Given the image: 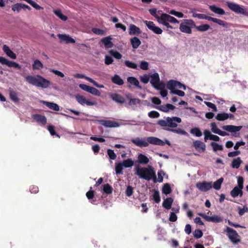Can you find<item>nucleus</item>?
I'll return each instance as SVG.
<instances>
[{"instance_id": "1", "label": "nucleus", "mask_w": 248, "mask_h": 248, "mask_svg": "<svg viewBox=\"0 0 248 248\" xmlns=\"http://www.w3.org/2000/svg\"><path fill=\"white\" fill-rule=\"evenodd\" d=\"M182 120L180 118L177 117H168L166 120H159L157 121V124L162 127L168 126L170 128L166 129L167 131H171L175 133L180 134L181 135H186L187 133L181 128L173 129L176 128L178 123H180Z\"/></svg>"}, {"instance_id": "2", "label": "nucleus", "mask_w": 248, "mask_h": 248, "mask_svg": "<svg viewBox=\"0 0 248 248\" xmlns=\"http://www.w3.org/2000/svg\"><path fill=\"white\" fill-rule=\"evenodd\" d=\"M136 174L140 178L150 181L152 179L154 183L157 182V178L154 168L150 165L148 167L136 168Z\"/></svg>"}, {"instance_id": "3", "label": "nucleus", "mask_w": 248, "mask_h": 248, "mask_svg": "<svg viewBox=\"0 0 248 248\" xmlns=\"http://www.w3.org/2000/svg\"><path fill=\"white\" fill-rule=\"evenodd\" d=\"M131 142L140 147H147L149 146V143L160 146L165 145V143L162 140L155 137H149L147 138L146 140L137 138L132 139Z\"/></svg>"}, {"instance_id": "4", "label": "nucleus", "mask_w": 248, "mask_h": 248, "mask_svg": "<svg viewBox=\"0 0 248 248\" xmlns=\"http://www.w3.org/2000/svg\"><path fill=\"white\" fill-rule=\"evenodd\" d=\"M37 78H38L32 76H27L25 78L29 83L37 87L47 88L50 85V82L42 76L38 75Z\"/></svg>"}, {"instance_id": "5", "label": "nucleus", "mask_w": 248, "mask_h": 248, "mask_svg": "<svg viewBox=\"0 0 248 248\" xmlns=\"http://www.w3.org/2000/svg\"><path fill=\"white\" fill-rule=\"evenodd\" d=\"M192 16L194 17H197L199 19H206L209 21H213L226 28L228 27V24L227 22L219 19L206 16L204 14L193 13Z\"/></svg>"}, {"instance_id": "6", "label": "nucleus", "mask_w": 248, "mask_h": 248, "mask_svg": "<svg viewBox=\"0 0 248 248\" xmlns=\"http://www.w3.org/2000/svg\"><path fill=\"white\" fill-rule=\"evenodd\" d=\"M225 232L227 236L232 243L237 244L240 242V237L235 230L229 227H227Z\"/></svg>"}, {"instance_id": "7", "label": "nucleus", "mask_w": 248, "mask_h": 248, "mask_svg": "<svg viewBox=\"0 0 248 248\" xmlns=\"http://www.w3.org/2000/svg\"><path fill=\"white\" fill-rule=\"evenodd\" d=\"M150 83L154 88L157 90L164 89L165 84L160 82L159 76L158 73H155L151 76Z\"/></svg>"}, {"instance_id": "8", "label": "nucleus", "mask_w": 248, "mask_h": 248, "mask_svg": "<svg viewBox=\"0 0 248 248\" xmlns=\"http://www.w3.org/2000/svg\"><path fill=\"white\" fill-rule=\"evenodd\" d=\"M143 22L148 29L152 31L154 33L156 34H162L163 32L162 30L159 27L156 26L153 21L145 20Z\"/></svg>"}, {"instance_id": "9", "label": "nucleus", "mask_w": 248, "mask_h": 248, "mask_svg": "<svg viewBox=\"0 0 248 248\" xmlns=\"http://www.w3.org/2000/svg\"><path fill=\"white\" fill-rule=\"evenodd\" d=\"M227 5L232 11L237 14H244L246 12V10L238 4L232 2H227Z\"/></svg>"}, {"instance_id": "10", "label": "nucleus", "mask_w": 248, "mask_h": 248, "mask_svg": "<svg viewBox=\"0 0 248 248\" xmlns=\"http://www.w3.org/2000/svg\"><path fill=\"white\" fill-rule=\"evenodd\" d=\"M167 88L168 89H174L176 88L179 89L183 88L184 90H186V86L180 82L174 80H170L167 84Z\"/></svg>"}, {"instance_id": "11", "label": "nucleus", "mask_w": 248, "mask_h": 248, "mask_svg": "<svg viewBox=\"0 0 248 248\" xmlns=\"http://www.w3.org/2000/svg\"><path fill=\"white\" fill-rule=\"evenodd\" d=\"M198 215L206 221L214 223H219L223 221L222 218L219 216H209L203 213H198Z\"/></svg>"}, {"instance_id": "12", "label": "nucleus", "mask_w": 248, "mask_h": 248, "mask_svg": "<svg viewBox=\"0 0 248 248\" xmlns=\"http://www.w3.org/2000/svg\"><path fill=\"white\" fill-rule=\"evenodd\" d=\"M97 122L106 127H118L120 126L118 122L111 120H98Z\"/></svg>"}, {"instance_id": "13", "label": "nucleus", "mask_w": 248, "mask_h": 248, "mask_svg": "<svg viewBox=\"0 0 248 248\" xmlns=\"http://www.w3.org/2000/svg\"><path fill=\"white\" fill-rule=\"evenodd\" d=\"M196 187L202 191H207L212 188V183L205 181L196 184Z\"/></svg>"}, {"instance_id": "14", "label": "nucleus", "mask_w": 248, "mask_h": 248, "mask_svg": "<svg viewBox=\"0 0 248 248\" xmlns=\"http://www.w3.org/2000/svg\"><path fill=\"white\" fill-rule=\"evenodd\" d=\"M195 149L199 153H204L206 150L205 144L199 140H195L193 143Z\"/></svg>"}, {"instance_id": "15", "label": "nucleus", "mask_w": 248, "mask_h": 248, "mask_svg": "<svg viewBox=\"0 0 248 248\" xmlns=\"http://www.w3.org/2000/svg\"><path fill=\"white\" fill-rule=\"evenodd\" d=\"M203 134L204 135V140L205 142L209 139L216 141H218L220 140V138L218 136L212 134L208 130H205Z\"/></svg>"}, {"instance_id": "16", "label": "nucleus", "mask_w": 248, "mask_h": 248, "mask_svg": "<svg viewBox=\"0 0 248 248\" xmlns=\"http://www.w3.org/2000/svg\"><path fill=\"white\" fill-rule=\"evenodd\" d=\"M141 33L140 28L134 24H131L129 27V34L130 35H139Z\"/></svg>"}, {"instance_id": "17", "label": "nucleus", "mask_w": 248, "mask_h": 248, "mask_svg": "<svg viewBox=\"0 0 248 248\" xmlns=\"http://www.w3.org/2000/svg\"><path fill=\"white\" fill-rule=\"evenodd\" d=\"M155 108L160 111L168 112L170 110H173L175 107L172 104H167L166 105H160L159 106H155Z\"/></svg>"}, {"instance_id": "18", "label": "nucleus", "mask_w": 248, "mask_h": 248, "mask_svg": "<svg viewBox=\"0 0 248 248\" xmlns=\"http://www.w3.org/2000/svg\"><path fill=\"white\" fill-rule=\"evenodd\" d=\"M160 20H165L170 23H179V21L176 18L167 14H162L160 16Z\"/></svg>"}, {"instance_id": "19", "label": "nucleus", "mask_w": 248, "mask_h": 248, "mask_svg": "<svg viewBox=\"0 0 248 248\" xmlns=\"http://www.w3.org/2000/svg\"><path fill=\"white\" fill-rule=\"evenodd\" d=\"M224 130L230 132H236L239 131L242 128V126H235L233 125H226L222 127Z\"/></svg>"}, {"instance_id": "20", "label": "nucleus", "mask_w": 248, "mask_h": 248, "mask_svg": "<svg viewBox=\"0 0 248 248\" xmlns=\"http://www.w3.org/2000/svg\"><path fill=\"white\" fill-rule=\"evenodd\" d=\"M58 37L60 39L61 43L62 41H64L66 44H69V43H75V40L70 37L69 35H67L66 34H58Z\"/></svg>"}, {"instance_id": "21", "label": "nucleus", "mask_w": 248, "mask_h": 248, "mask_svg": "<svg viewBox=\"0 0 248 248\" xmlns=\"http://www.w3.org/2000/svg\"><path fill=\"white\" fill-rule=\"evenodd\" d=\"M111 99L115 102L119 104H123L125 102V99L121 95L118 93H111L110 95Z\"/></svg>"}, {"instance_id": "22", "label": "nucleus", "mask_w": 248, "mask_h": 248, "mask_svg": "<svg viewBox=\"0 0 248 248\" xmlns=\"http://www.w3.org/2000/svg\"><path fill=\"white\" fill-rule=\"evenodd\" d=\"M32 118L36 122H40L43 125H45L46 123V118L45 116L36 114L32 115Z\"/></svg>"}, {"instance_id": "23", "label": "nucleus", "mask_w": 248, "mask_h": 248, "mask_svg": "<svg viewBox=\"0 0 248 248\" xmlns=\"http://www.w3.org/2000/svg\"><path fill=\"white\" fill-rule=\"evenodd\" d=\"M127 82L131 85H133L139 89H142V87L140 85L139 80L135 77H129L127 78Z\"/></svg>"}, {"instance_id": "24", "label": "nucleus", "mask_w": 248, "mask_h": 248, "mask_svg": "<svg viewBox=\"0 0 248 248\" xmlns=\"http://www.w3.org/2000/svg\"><path fill=\"white\" fill-rule=\"evenodd\" d=\"M231 195L234 198L237 197L239 195L241 197L243 195L242 189H241L237 186H235L231 191Z\"/></svg>"}, {"instance_id": "25", "label": "nucleus", "mask_w": 248, "mask_h": 248, "mask_svg": "<svg viewBox=\"0 0 248 248\" xmlns=\"http://www.w3.org/2000/svg\"><path fill=\"white\" fill-rule=\"evenodd\" d=\"M3 50L6 54L7 56L12 59H16V56L9 48V47L6 45H4L3 46Z\"/></svg>"}, {"instance_id": "26", "label": "nucleus", "mask_w": 248, "mask_h": 248, "mask_svg": "<svg viewBox=\"0 0 248 248\" xmlns=\"http://www.w3.org/2000/svg\"><path fill=\"white\" fill-rule=\"evenodd\" d=\"M130 42L132 47L134 49L138 48L141 43L139 38L136 36H134L131 38Z\"/></svg>"}, {"instance_id": "27", "label": "nucleus", "mask_w": 248, "mask_h": 248, "mask_svg": "<svg viewBox=\"0 0 248 248\" xmlns=\"http://www.w3.org/2000/svg\"><path fill=\"white\" fill-rule=\"evenodd\" d=\"M43 104L45 105L48 108L55 111H59L60 109L59 106L56 103L49 102L46 101H42Z\"/></svg>"}, {"instance_id": "28", "label": "nucleus", "mask_w": 248, "mask_h": 248, "mask_svg": "<svg viewBox=\"0 0 248 248\" xmlns=\"http://www.w3.org/2000/svg\"><path fill=\"white\" fill-rule=\"evenodd\" d=\"M209 9L212 12L220 15H223L225 13L224 10L223 9L220 7H217L215 5L209 6Z\"/></svg>"}, {"instance_id": "29", "label": "nucleus", "mask_w": 248, "mask_h": 248, "mask_svg": "<svg viewBox=\"0 0 248 248\" xmlns=\"http://www.w3.org/2000/svg\"><path fill=\"white\" fill-rule=\"evenodd\" d=\"M173 202V200L172 198H167L163 201L162 205L165 209H170L171 207Z\"/></svg>"}, {"instance_id": "30", "label": "nucleus", "mask_w": 248, "mask_h": 248, "mask_svg": "<svg viewBox=\"0 0 248 248\" xmlns=\"http://www.w3.org/2000/svg\"><path fill=\"white\" fill-rule=\"evenodd\" d=\"M179 29L182 32L184 33L187 34H191L192 33L191 28L189 26H187L184 22L181 23Z\"/></svg>"}, {"instance_id": "31", "label": "nucleus", "mask_w": 248, "mask_h": 248, "mask_svg": "<svg viewBox=\"0 0 248 248\" xmlns=\"http://www.w3.org/2000/svg\"><path fill=\"white\" fill-rule=\"evenodd\" d=\"M111 81L113 83L119 86L122 85L124 83L123 79L119 75L116 74L111 78Z\"/></svg>"}, {"instance_id": "32", "label": "nucleus", "mask_w": 248, "mask_h": 248, "mask_svg": "<svg viewBox=\"0 0 248 248\" xmlns=\"http://www.w3.org/2000/svg\"><path fill=\"white\" fill-rule=\"evenodd\" d=\"M10 99L14 102H18L19 99L17 96V93L13 89L10 88L9 90Z\"/></svg>"}, {"instance_id": "33", "label": "nucleus", "mask_w": 248, "mask_h": 248, "mask_svg": "<svg viewBox=\"0 0 248 248\" xmlns=\"http://www.w3.org/2000/svg\"><path fill=\"white\" fill-rule=\"evenodd\" d=\"M138 161L141 164H147L149 162V158L144 155L140 154L138 156Z\"/></svg>"}, {"instance_id": "34", "label": "nucleus", "mask_w": 248, "mask_h": 248, "mask_svg": "<svg viewBox=\"0 0 248 248\" xmlns=\"http://www.w3.org/2000/svg\"><path fill=\"white\" fill-rule=\"evenodd\" d=\"M242 161L241 160L240 157H238L235 159H233L232 163V167L233 168L238 169L242 163Z\"/></svg>"}, {"instance_id": "35", "label": "nucleus", "mask_w": 248, "mask_h": 248, "mask_svg": "<svg viewBox=\"0 0 248 248\" xmlns=\"http://www.w3.org/2000/svg\"><path fill=\"white\" fill-rule=\"evenodd\" d=\"M195 29L199 31L204 32L208 31L210 29V26L208 24H202L200 26H196Z\"/></svg>"}, {"instance_id": "36", "label": "nucleus", "mask_w": 248, "mask_h": 248, "mask_svg": "<svg viewBox=\"0 0 248 248\" xmlns=\"http://www.w3.org/2000/svg\"><path fill=\"white\" fill-rule=\"evenodd\" d=\"M229 118V115L226 113H218L216 117V118L218 121H224Z\"/></svg>"}, {"instance_id": "37", "label": "nucleus", "mask_w": 248, "mask_h": 248, "mask_svg": "<svg viewBox=\"0 0 248 248\" xmlns=\"http://www.w3.org/2000/svg\"><path fill=\"white\" fill-rule=\"evenodd\" d=\"M171 191L172 190L169 184L166 183L162 187V192L164 194L166 195L169 194L171 192Z\"/></svg>"}, {"instance_id": "38", "label": "nucleus", "mask_w": 248, "mask_h": 248, "mask_svg": "<svg viewBox=\"0 0 248 248\" xmlns=\"http://www.w3.org/2000/svg\"><path fill=\"white\" fill-rule=\"evenodd\" d=\"M211 146L213 147L214 152H217L218 150L222 151L223 149V146L219 145L217 143L215 142H212L210 143Z\"/></svg>"}, {"instance_id": "39", "label": "nucleus", "mask_w": 248, "mask_h": 248, "mask_svg": "<svg viewBox=\"0 0 248 248\" xmlns=\"http://www.w3.org/2000/svg\"><path fill=\"white\" fill-rule=\"evenodd\" d=\"M103 190L104 193L107 194H111L113 191V188L108 184H105L103 185Z\"/></svg>"}, {"instance_id": "40", "label": "nucleus", "mask_w": 248, "mask_h": 248, "mask_svg": "<svg viewBox=\"0 0 248 248\" xmlns=\"http://www.w3.org/2000/svg\"><path fill=\"white\" fill-rule=\"evenodd\" d=\"M53 12L61 20L66 21L67 19V17L62 14L61 10H54Z\"/></svg>"}, {"instance_id": "41", "label": "nucleus", "mask_w": 248, "mask_h": 248, "mask_svg": "<svg viewBox=\"0 0 248 248\" xmlns=\"http://www.w3.org/2000/svg\"><path fill=\"white\" fill-rule=\"evenodd\" d=\"M122 163L125 168H130L134 165V161L131 158L124 160Z\"/></svg>"}, {"instance_id": "42", "label": "nucleus", "mask_w": 248, "mask_h": 248, "mask_svg": "<svg viewBox=\"0 0 248 248\" xmlns=\"http://www.w3.org/2000/svg\"><path fill=\"white\" fill-rule=\"evenodd\" d=\"M102 43L106 47L108 48H110L112 46V43L110 41V38L109 37H105L102 40Z\"/></svg>"}, {"instance_id": "43", "label": "nucleus", "mask_w": 248, "mask_h": 248, "mask_svg": "<svg viewBox=\"0 0 248 248\" xmlns=\"http://www.w3.org/2000/svg\"><path fill=\"white\" fill-rule=\"evenodd\" d=\"M190 132L191 134L195 135L196 137H199L202 135V133L199 128L195 127L192 128Z\"/></svg>"}, {"instance_id": "44", "label": "nucleus", "mask_w": 248, "mask_h": 248, "mask_svg": "<svg viewBox=\"0 0 248 248\" xmlns=\"http://www.w3.org/2000/svg\"><path fill=\"white\" fill-rule=\"evenodd\" d=\"M6 65L8 66V67H14L17 69H21V66L18 63H16V62H14V61H11L8 60Z\"/></svg>"}, {"instance_id": "45", "label": "nucleus", "mask_w": 248, "mask_h": 248, "mask_svg": "<svg viewBox=\"0 0 248 248\" xmlns=\"http://www.w3.org/2000/svg\"><path fill=\"white\" fill-rule=\"evenodd\" d=\"M43 67V64L38 60H36L34 61L32 64V68L33 69L39 70Z\"/></svg>"}, {"instance_id": "46", "label": "nucleus", "mask_w": 248, "mask_h": 248, "mask_svg": "<svg viewBox=\"0 0 248 248\" xmlns=\"http://www.w3.org/2000/svg\"><path fill=\"white\" fill-rule=\"evenodd\" d=\"M223 178L221 177L215 182L213 184L214 188H215L216 190H219L221 188V185L223 182Z\"/></svg>"}, {"instance_id": "47", "label": "nucleus", "mask_w": 248, "mask_h": 248, "mask_svg": "<svg viewBox=\"0 0 248 248\" xmlns=\"http://www.w3.org/2000/svg\"><path fill=\"white\" fill-rule=\"evenodd\" d=\"M123 167H124L122 162L116 163L115 171L117 174H122Z\"/></svg>"}, {"instance_id": "48", "label": "nucleus", "mask_w": 248, "mask_h": 248, "mask_svg": "<svg viewBox=\"0 0 248 248\" xmlns=\"http://www.w3.org/2000/svg\"><path fill=\"white\" fill-rule=\"evenodd\" d=\"M75 98L77 101L81 105H84L85 104L86 99L83 96L80 94H77L75 96Z\"/></svg>"}, {"instance_id": "49", "label": "nucleus", "mask_w": 248, "mask_h": 248, "mask_svg": "<svg viewBox=\"0 0 248 248\" xmlns=\"http://www.w3.org/2000/svg\"><path fill=\"white\" fill-rule=\"evenodd\" d=\"M124 64L127 67L132 69H136L138 67V65L136 63L128 60H126L124 62Z\"/></svg>"}, {"instance_id": "50", "label": "nucleus", "mask_w": 248, "mask_h": 248, "mask_svg": "<svg viewBox=\"0 0 248 248\" xmlns=\"http://www.w3.org/2000/svg\"><path fill=\"white\" fill-rule=\"evenodd\" d=\"M170 90V93L171 94H176L181 97L184 96L185 95V92L182 91L176 90L175 89Z\"/></svg>"}, {"instance_id": "51", "label": "nucleus", "mask_w": 248, "mask_h": 248, "mask_svg": "<svg viewBox=\"0 0 248 248\" xmlns=\"http://www.w3.org/2000/svg\"><path fill=\"white\" fill-rule=\"evenodd\" d=\"M193 235L196 239H199L202 236L203 232L201 230L196 229L193 232Z\"/></svg>"}, {"instance_id": "52", "label": "nucleus", "mask_w": 248, "mask_h": 248, "mask_svg": "<svg viewBox=\"0 0 248 248\" xmlns=\"http://www.w3.org/2000/svg\"><path fill=\"white\" fill-rule=\"evenodd\" d=\"M153 199L156 203H159L160 202V197L158 190H155L153 195Z\"/></svg>"}, {"instance_id": "53", "label": "nucleus", "mask_w": 248, "mask_h": 248, "mask_svg": "<svg viewBox=\"0 0 248 248\" xmlns=\"http://www.w3.org/2000/svg\"><path fill=\"white\" fill-rule=\"evenodd\" d=\"M184 23L187 26H189L191 29L192 28H196V25L194 21L192 19H185L184 20Z\"/></svg>"}, {"instance_id": "54", "label": "nucleus", "mask_w": 248, "mask_h": 248, "mask_svg": "<svg viewBox=\"0 0 248 248\" xmlns=\"http://www.w3.org/2000/svg\"><path fill=\"white\" fill-rule=\"evenodd\" d=\"M89 93H92L93 95H96V96H100L101 93L100 92L97 90V89L90 86V88L89 89V91L88 92Z\"/></svg>"}, {"instance_id": "55", "label": "nucleus", "mask_w": 248, "mask_h": 248, "mask_svg": "<svg viewBox=\"0 0 248 248\" xmlns=\"http://www.w3.org/2000/svg\"><path fill=\"white\" fill-rule=\"evenodd\" d=\"M109 53L117 59H121L122 57V54L117 51L111 50L109 51Z\"/></svg>"}, {"instance_id": "56", "label": "nucleus", "mask_w": 248, "mask_h": 248, "mask_svg": "<svg viewBox=\"0 0 248 248\" xmlns=\"http://www.w3.org/2000/svg\"><path fill=\"white\" fill-rule=\"evenodd\" d=\"M84 79H85L87 80H88V81L92 83L94 86H95L96 87H97L98 88H104L103 85H99L95 81H94L93 79L92 78H91L89 77L85 76V78Z\"/></svg>"}, {"instance_id": "57", "label": "nucleus", "mask_w": 248, "mask_h": 248, "mask_svg": "<svg viewBox=\"0 0 248 248\" xmlns=\"http://www.w3.org/2000/svg\"><path fill=\"white\" fill-rule=\"evenodd\" d=\"M169 14L175 16L179 18H182L184 16V15L182 12H177L174 10H170L169 12Z\"/></svg>"}, {"instance_id": "58", "label": "nucleus", "mask_w": 248, "mask_h": 248, "mask_svg": "<svg viewBox=\"0 0 248 248\" xmlns=\"http://www.w3.org/2000/svg\"><path fill=\"white\" fill-rule=\"evenodd\" d=\"M149 63L146 61H141L140 62V67L141 69L146 70L148 69Z\"/></svg>"}, {"instance_id": "59", "label": "nucleus", "mask_w": 248, "mask_h": 248, "mask_svg": "<svg viewBox=\"0 0 248 248\" xmlns=\"http://www.w3.org/2000/svg\"><path fill=\"white\" fill-rule=\"evenodd\" d=\"M149 11L152 16H154L155 18L157 19L158 22V20H160V16H159L156 14V9L155 8L150 9H149Z\"/></svg>"}, {"instance_id": "60", "label": "nucleus", "mask_w": 248, "mask_h": 248, "mask_svg": "<svg viewBox=\"0 0 248 248\" xmlns=\"http://www.w3.org/2000/svg\"><path fill=\"white\" fill-rule=\"evenodd\" d=\"M47 129L52 136H56L58 137H60L59 135L55 131V127L54 126L49 125L48 126Z\"/></svg>"}, {"instance_id": "61", "label": "nucleus", "mask_w": 248, "mask_h": 248, "mask_svg": "<svg viewBox=\"0 0 248 248\" xmlns=\"http://www.w3.org/2000/svg\"><path fill=\"white\" fill-rule=\"evenodd\" d=\"M133 188L131 186H128L125 190V194L127 197H130L133 193Z\"/></svg>"}, {"instance_id": "62", "label": "nucleus", "mask_w": 248, "mask_h": 248, "mask_svg": "<svg viewBox=\"0 0 248 248\" xmlns=\"http://www.w3.org/2000/svg\"><path fill=\"white\" fill-rule=\"evenodd\" d=\"M148 116L151 118H156L159 117V113L155 110H152L148 113Z\"/></svg>"}, {"instance_id": "63", "label": "nucleus", "mask_w": 248, "mask_h": 248, "mask_svg": "<svg viewBox=\"0 0 248 248\" xmlns=\"http://www.w3.org/2000/svg\"><path fill=\"white\" fill-rule=\"evenodd\" d=\"M12 9L13 11L19 13L22 9L21 3H16L12 5Z\"/></svg>"}, {"instance_id": "64", "label": "nucleus", "mask_w": 248, "mask_h": 248, "mask_svg": "<svg viewBox=\"0 0 248 248\" xmlns=\"http://www.w3.org/2000/svg\"><path fill=\"white\" fill-rule=\"evenodd\" d=\"M107 154L110 159L114 160L116 158V155L115 154L113 150L111 149H108L107 151Z\"/></svg>"}]
</instances>
